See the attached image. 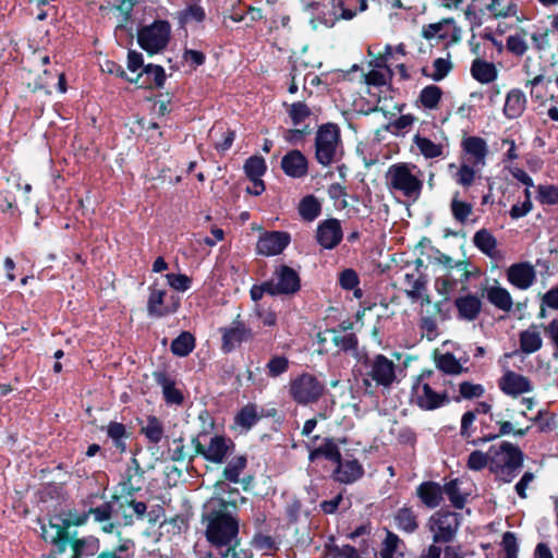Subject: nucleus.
<instances>
[{
    "mask_svg": "<svg viewBox=\"0 0 558 558\" xmlns=\"http://www.w3.org/2000/svg\"><path fill=\"white\" fill-rule=\"evenodd\" d=\"M229 502L223 499L213 500L208 504L203 521L206 524V538L215 547L239 545V522L228 511Z\"/></svg>",
    "mask_w": 558,
    "mask_h": 558,
    "instance_id": "1",
    "label": "nucleus"
},
{
    "mask_svg": "<svg viewBox=\"0 0 558 558\" xmlns=\"http://www.w3.org/2000/svg\"><path fill=\"white\" fill-rule=\"evenodd\" d=\"M385 184L391 194L416 202L424 186L423 172L414 163L397 162L386 171Z\"/></svg>",
    "mask_w": 558,
    "mask_h": 558,
    "instance_id": "2",
    "label": "nucleus"
},
{
    "mask_svg": "<svg viewBox=\"0 0 558 558\" xmlns=\"http://www.w3.org/2000/svg\"><path fill=\"white\" fill-rule=\"evenodd\" d=\"M489 448L490 472L504 483L512 482L523 465L521 449L509 441H502Z\"/></svg>",
    "mask_w": 558,
    "mask_h": 558,
    "instance_id": "3",
    "label": "nucleus"
},
{
    "mask_svg": "<svg viewBox=\"0 0 558 558\" xmlns=\"http://www.w3.org/2000/svg\"><path fill=\"white\" fill-rule=\"evenodd\" d=\"M432 371L421 374L411 390V402L423 411H434L449 402L446 391H436L433 386L438 384Z\"/></svg>",
    "mask_w": 558,
    "mask_h": 558,
    "instance_id": "4",
    "label": "nucleus"
},
{
    "mask_svg": "<svg viewBox=\"0 0 558 558\" xmlns=\"http://www.w3.org/2000/svg\"><path fill=\"white\" fill-rule=\"evenodd\" d=\"M363 383L366 387L374 381L376 386L389 389L397 381V364L381 353L367 356L364 361Z\"/></svg>",
    "mask_w": 558,
    "mask_h": 558,
    "instance_id": "5",
    "label": "nucleus"
},
{
    "mask_svg": "<svg viewBox=\"0 0 558 558\" xmlns=\"http://www.w3.org/2000/svg\"><path fill=\"white\" fill-rule=\"evenodd\" d=\"M341 144L340 130L337 124L326 123L318 128L315 137V158L324 167L339 159Z\"/></svg>",
    "mask_w": 558,
    "mask_h": 558,
    "instance_id": "6",
    "label": "nucleus"
},
{
    "mask_svg": "<svg viewBox=\"0 0 558 558\" xmlns=\"http://www.w3.org/2000/svg\"><path fill=\"white\" fill-rule=\"evenodd\" d=\"M288 391L296 404L305 407L318 402L324 396L325 385L315 375L302 373L290 379Z\"/></svg>",
    "mask_w": 558,
    "mask_h": 558,
    "instance_id": "7",
    "label": "nucleus"
},
{
    "mask_svg": "<svg viewBox=\"0 0 558 558\" xmlns=\"http://www.w3.org/2000/svg\"><path fill=\"white\" fill-rule=\"evenodd\" d=\"M171 36V25L168 21L156 20L143 26L137 33V43L146 52L154 54L166 49Z\"/></svg>",
    "mask_w": 558,
    "mask_h": 558,
    "instance_id": "8",
    "label": "nucleus"
},
{
    "mask_svg": "<svg viewBox=\"0 0 558 558\" xmlns=\"http://www.w3.org/2000/svg\"><path fill=\"white\" fill-rule=\"evenodd\" d=\"M427 526L433 533L435 544L450 543L459 530L460 514L451 511H437L428 519Z\"/></svg>",
    "mask_w": 558,
    "mask_h": 558,
    "instance_id": "9",
    "label": "nucleus"
},
{
    "mask_svg": "<svg viewBox=\"0 0 558 558\" xmlns=\"http://www.w3.org/2000/svg\"><path fill=\"white\" fill-rule=\"evenodd\" d=\"M307 10L315 11V17L311 20L313 28H317V23L332 27L340 19L351 20L355 16V11L344 7L345 0H330L331 8L328 11L320 10V4L315 0H303Z\"/></svg>",
    "mask_w": 558,
    "mask_h": 558,
    "instance_id": "10",
    "label": "nucleus"
},
{
    "mask_svg": "<svg viewBox=\"0 0 558 558\" xmlns=\"http://www.w3.org/2000/svg\"><path fill=\"white\" fill-rule=\"evenodd\" d=\"M193 444L197 453L207 461L218 464L222 463L234 448L230 438L220 435L213 436L207 446H204L197 438L193 439Z\"/></svg>",
    "mask_w": 558,
    "mask_h": 558,
    "instance_id": "11",
    "label": "nucleus"
},
{
    "mask_svg": "<svg viewBox=\"0 0 558 558\" xmlns=\"http://www.w3.org/2000/svg\"><path fill=\"white\" fill-rule=\"evenodd\" d=\"M461 161L484 169L489 148L483 137L470 135L461 141Z\"/></svg>",
    "mask_w": 558,
    "mask_h": 558,
    "instance_id": "12",
    "label": "nucleus"
},
{
    "mask_svg": "<svg viewBox=\"0 0 558 558\" xmlns=\"http://www.w3.org/2000/svg\"><path fill=\"white\" fill-rule=\"evenodd\" d=\"M221 349L226 353L234 351L243 342L253 339V330L240 319H234L229 326L221 328Z\"/></svg>",
    "mask_w": 558,
    "mask_h": 558,
    "instance_id": "13",
    "label": "nucleus"
},
{
    "mask_svg": "<svg viewBox=\"0 0 558 558\" xmlns=\"http://www.w3.org/2000/svg\"><path fill=\"white\" fill-rule=\"evenodd\" d=\"M272 291L275 295H291L296 293L301 288L299 274L287 265H281L274 272Z\"/></svg>",
    "mask_w": 558,
    "mask_h": 558,
    "instance_id": "14",
    "label": "nucleus"
},
{
    "mask_svg": "<svg viewBox=\"0 0 558 558\" xmlns=\"http://www.w3.org/2000/svg\"><path fill=\"white\" fill-rule=\"evenodd\" d=\"M342 238L341 222L337 218H328L318 223L315 239L323 248L333 250L341 243Z\"/></svg>",
    "mask_w": 558,
    "mask_h": 558,
    "instance_id": "15",
    "label": "nucleus"
},
{
    "mask_svg": "<svg viewBox=\"0 0 558 558\" xmlns=\"http://www.w3.org/2000/svg\"><path fill=\"white\" fill-rule=\"evenodd\" d=\"M291 236L284 231L264 232L259 235L256 244V252L263 256H275L281 254L290 244Z\"/></svg>",
    "mask_w": 558,
    "mask_h": 558,
    "instance_id": "16",
    "label": "nucleus"
},
{
    "mask_svg": "<svg viewBox=\"0 0 558 558\" xmlns=\"http://www.w3.org/2000/svg\"><path fill=\"white\" fill-rule=\"evenodd\" d=\"M422 35L425 39H440L447 43H457L461 38V31L453 19H444L423 27Z\"/></svg>",
    "mask_w": 558,
    "mask_h": 558,
    "instance_id": "17",
    "label": "nucleus"
},
{
    "mask_svg": "<svg viewBox=\"0 0 558 558\" xmlns=\"http://www.w3.org/2000/svg\"><path fill=\"white\" fill-rule=\"evenodd\" d=\"M499 389L507 396L517 398L533 390L532 381L524 375L506 371L498 379Z\"/></svg>",
    "mask_w": 558,
    "mask_h": 558,
    "instance_id": "18",
    "label": "nucleus"
},
{
    "mask_svg": "<svg viewBox=\"0 0 558 558\" xmlns=\"http://www.w3.org/2000/svg\"><path fill=\"white\" fill-rule=\"evenodd\" d=\"M41 537L53 545L54 553H64L69 543V532L60 521H56L54 517L49 524L41 525Z\"/></svg>",
    "mask_w": 558,
    "mask_h": 558,
    "instance_id": "19",
    "label": "nucleus"
},
{
    "mask_svg": "<svg viewBox=\"0 0 558 558\" xmlns=\"http://www.w3.org/2000/svg\"><path fill=\"white\" fill-rule=\"evenodd\" d=\"M536 272L527 262L512 264L507 270L508 281L520 290L529 289L535 281Z\"/></svg>",
    "mask_w": 558,
    "mask_h": 558,
    "instance_id": "20",
    "label": "nucleus"
},
{
    "mask_svg": "<svg viewBox=\"0 0 558 558\" xmlns=\"http://www.w3.org/2000/svg\"><path fill=\"white\" fill-rule=\"evenodd\" d=\"M144 472L136 459H132L131 464L125 470L124 477L120 483L122 497L132 498L140 492L144 484Z\"/></svg>",
    "mask_w": 558,
    "mask_h": 558,
    "instance_id": "21",
    "label": "nucleus"
},
{
    "mask_svg": "<svg viewBox=\"0 0 558 558\" xmlns=\"http://www.w3.org/2000/svg\"><path fill=\"white\" fill-rule=\"evenodd\" d=\"M153 377L158 386L162 389L163 399L167 404L180 405L184 401V396L180 389L175 387V380L166 371L154 372Z\"/></svg>",
    "mask_w": 558,
    "mask_h": 558,
    "instance_id": "22",
    "label": "nucleus"
},
{
    "mask_svg": "<svg viewBox=\"0 0 558 558\" xmlns=\"http://www.w3.org/2000/svg\"><path fill=\"white\" fill-rule=\"evenodd\" d=\"M337 468L333 472V477L337 482L342 484H351L360 480L364 474L362 464L356 460H340L336 462Z\"/></svg>",
    "mask_w": 558,
    "mask_h": 558,
    "instance_id": "23",
    "label": "nucleus"
},
{
    "mask_svg": "<svg viewBox=\"0 0 558 558\" xmlns=\"http://www.w3.org/2000/svg\"><path fill=\"white\" fill-rule=\"evenodd\" d=\"M281 168L291 178H303L308 170L307 159L300 150L293 149L282 157Z\"/></svg>",
    "mask_w": 558,
    "mask_h": 558,
    "instance_id": "24",
    "label": "nucleus"
},
{
    "mask_svg": "<svg viewBox=\"0 0 558 558\" xmlns=\"http://www.w3.org/2000/svg\"><path fill=\"white\" fill-rule=\"evenodd\" d=\"M416 496L425 507L435 509L439 507L444 500L442 486L433 481L423 482L416 488Z\"/></svg>",
    "mask_w": 558,
    "mask_h": 558,
    "instance_id": "25",
    "label": "nucleus"
},
{
    "mask_svg": "<svg viewBox=\"0 0 558 558\" xmlns=\"http://www.w3.org/2000/svg\"><path fill=\"white\" fill-rule=\"evenodd\" d=\"M527 99L525 94L519 88L510 89L505 99L504 105V114L507 119H518L520 118L525 108H526Z\"/></svg>",
    "mask_w": 558,
    "mask_h": 558,
    "instance_id": "26",
    "label": "nucleus"
},
{
    "mask_svg": "<svg viewBox=\"0 0 558 558\" xmlns=\"http://www.w3.org/2000/svg\"><path fill=\"white\" fill-rule=\"evenodd\" d=\"M167 291L150 287V293L147 301V313L150 317H162L175 312L177 307H169L165 304Z\"/></svg>",
    "mask_w": 558,
    "mask_h": 558,
    "instance_id": "27",
    "label": "nucleus"
},
{
    "mask_svg": "<svg viewBox=\"0 0 558 558\" xmlns=\"http://www.w3.org/2000/svg\"><path fill=\"white\" fill-rule=\"evenodd\" d=\"M454 305L459 312V317L469 322L476 319L482 310L481 300L473 294L456 299Z\"/></svg>",
    "mask_w": 558,
    "mask_h": 558,
    "instance_id": "28",
    "label": "nucleus"
},
{
    "mask_svg": "<svg viewBox=\"0 0 558 558\" xmlns=\"http://www.w3.org/2000/svg\"><path fill=\"white\" fill-rule=\"evenodd\" d=\"M208 136L216 149L226 151L232 146L235 132L227 128L225 123L218 122L209 130Z\"/></svg>",
    "mask_w": 558,
    "mask_h": 558,
    "instance_id": "29",
    "label": "nucleus"
},
{
    "mask_svg": "<svg viewBox=\"0 0 558 558\" xmlns=\"http://www.w3.org/2000/svg\"><path fill=\"white\" fill-rule=\"evenodd\" d=\"M470 71L473 78L482 84L494 82L498 75L497 68L493 62L480 58L472 62Z\"/></svg>",
    "mask_w": 558,
    "mask_h": 558,
    "instance_id": "30",
    "label": "nucleus"
},
{
    "mask_svg": "<svg viewBox=\"0 0 558 558\" xmlns=\"http://www.w3.org/2000/svg\"><path fill=\"white\" fill-rule=\"evenodd\" d=\"M520 349L525 354H532L538 351L543 345V339L537 326L532 325L527 329L520 332Z\"/></svg>",
    "mask_w": 558,
    "mask_h": 558,
    "instance_id": "31",
    "label": "nucleus"
},
{
    "mask_svg": "<svg viewBox=\"0 0 558 558\" xmlns=\"http://www.w3.org/2000/svg\"><path fill=\"white\" fill-rule=\"evenodd\" d=\"M340 450L332 438H325L317 448L311 449L308 460L315 462L319 458H325L333 463L340 460Z\"/></svg>",
    "mask_w": 558,
    "mask_h": 558,
    "instance_id": "32",
    "label": "nucleus"
},
{
    "mask_svg": "<svg viewBox=\"0 0 558 558\" xmlns=\"http://www.w3.org/2000/svg\"><path fill=\"white\" fill-rule=\"evenodd\" d=\"M143 76H146V80L142 82L141 86L148 88L153 86L162 87L166 81L163 68L155 64L145 65L136 80L138 81Z\"/></svg>",
    "mask_w": 558,
    "mask_h": 558,
    "instance_id": "33",
    "label": "nucleus"
},
{
    "mask_svg": "<svg viewBox=\"0 0 558 558\" xmlns=\"http://www.w3.org/2000/svg\"><path fill=\"white\" fill-rule=\"evenodd\" d=\"M487 300L498 310L509 312L512 308L513 300L509 291L502 287H490L487 289Z\"/></svg>",
    "mask_w": 558,
    "mask_h": 558,
    "instance_id": "34",
    "label": "nucleus"
},
{
    "mask_svg": "<svg viewBox=\"0 0 558 558\" xmlns=\"http://www.w3.org/2000/svg\"><path fill=\"white\" fill-rule=\"evenodd\" d=\"M395 521L398 529L408 534L414 533L418 527L417 515L409 507L400 508L395 515Z\"/></svg>",
    "mask_w": 558,
    "mask_h": 558,
    "instance_id": "35",
    "label": "nucleus"
},
{
    "mask_svg": "<svg viewBox=\"0 0 558 558\" xmlns=\"http://www.w3.org/2000/svg\"><path fill=\"white\" fill-rule=\"evenodd\" d=\"M474 245L485 255L494 257L497 253V240L486 229H481L473 236Z\"/></svg>",
    "mask_w": 558,
    "mask_h": 558,
    "instance_id": "36",
    "label": "nucleus"
},
{
    "mask_svg": "<svg viewBox=\"0 0 558 558\" xmlns=\"http://www.w3.org/2000/svg\"><path fill=\"white\" fill-rule=\"evenodd\" d=\"M299 214L304 221H314L322 213V204L314 195H306L299 204Z\"/></svg>",
    "mask_w": 558,
    "mask_h": 558,
    "instance_id": "37",
    "label": "nucleus"
},
{
    "mask_svg": "<svg viewBox=\"0 0 558 558\" xmlns=\"http://www.w3.org/2000/svg\"><path fill=\"white\" fill-rule=\"evenodd\" d=\"M413 143L426 159L439 158L444 155V146L434 143L428 137L416 134L413 137Z\"/></svg>",
    "mask_w": 558,
    "mask_h": 558,
    "instance_id": "38",
    "label": "nucleus"
},
{
    "mask_svg": "<svg viewBox=\"0 0 558 558\" xmlns=\"http://www.w3.org/2000/svg\"><path fill=\"white\" fill-rule=\"evenodd\" d=\"M482 170L483 169L480 167H475L474 165L461 161L460 166L457 168L454 181L462 187L468 189L473 185L477 173H480Z\"/></svg>",
    "mask_w": 558,
    "mask_h": 558,
    "instance_id": "39",
    "label": "nucleus"
},
{
    "mask_svg": "<svg viewBox=\"0 0 558 558\" xmlns=\"http://www.w3.org/2000/svg\"><path fill=\"white\" fill-rule=\"evenodd\" d=\"M283 106L294 126H302L312 116L311 108L303 101H296L290 105L284 102Z\"/></svg>",
    "mask_w": 558,
    "mask_h": 558,
    "instance_id": "40",
    "label": "nucleus"
},
{
    "mask_svg": "<svg viewBox=\"0 0 558 558\" xmlns=\"http://www.w3.org/2000/svg\"><path fill=\"white\" fill-rule=\"evenodd\" d=\"M442 96V90L437 85L425 86L418 96V101L427 110L437 109Z\"/></svg>",
    "mask_w": 558,
    "mask_h": 558,
    "instance_id": "41",
    "label": "nucleus"
},
{
    "mask_svg": "<svg viewBox=\"0 0 558 558\" xmlns=\"http://www.w3.org/2000/svg\"><path fill=\"white\" fill-rule=\"evenodd\" d=\"M450 210L458 222L465 223L472 214L473 207L471 203L460 199V192H454L450 202Z\"/></svg>",
    "mask_w": 558,
    "mask_h": 558,
    "instance_id": "42",
    "label": "nucleus"
},
{
    "mask_svg": "<svg viewBox=\"0 0 558 558\" xmlns=\"http://www.w3.org/2000/svg\"><path fill=\"white\" fill-rule=\"evenodd\" d=\"M195 348V338L187 331L181 332L171 343V351L177 356H186Z\"/></svg>",
    "mask_w": 558,
    "mask_h": 558,
    "instance_id": "43",
    "label": "nucleus"
},
{
    "mask_svg": "<svg viewBox=\"0 0 558 558\" xmlns=\"http://www.w3.org/2000/svg\"><path fill=\"white\" fill-rule=\"evenodd\" d=\"M178 14L182 24L202 23L206 19V11L198 2L189 3L185 9Z\"/></svg>",
    "mask_w": 558,
    "mask_h": 558,
    "instance_id": "44",
    "label": "nucleus"
},
{
    "mask_svg": "<svg viewBox=\"0 0 558 558\" xmlns=\"http://www.w3.org/2000/svg\"><path fill=\"white\" fill-rule=\"evenodd\" d=\"M497 424L499 425V432L497 434H489V435L480 437V438L473 440V445H482V444L488 442L490 440H494L500 436L509 435L511 433H513L515 436L522 437V436L526 435V433L530 429V427H525V428H520V429L514 430L512 423L509 421L497 422Z\"/></svg>",
    "mask_w": 558,
    "mask_h": 558,
    "instance_id": "45",
    "label": "nucleus"
},
{
    "mask_svg": "<svg viewBox=\"0 0 558 558\" xmlns=\"http://www.w3.org/2000/svg\"><path fill=\"white\" fill-rule=\"evenodd\" d=\"M107 436L112 440L113 446L120 451L126 450L124 439L126 438V428L122 423L110 422L107 426Z\"/></svg>",
    "mask_w": 558,
    "mask_h": 558,
    "instance_id": "46",
    "label": "nucleus"
},
{
    "mask_svg": "<svg viewBox=\"0 0 558 558\" xmlns=\"http://www.w3.org/2000/svg\"><path fill=\"white\" fill-rule=\"evenodd\" d=\"M290 361L286 355H272L266 363V373L270 378H277L289 371Z\"/></svg>",
    "mask_w": 558,
    "mask_h": 558,
    "instance_id": "47",
    "label": "nucleus"
},
{
    "mask_svg": "<svg viewBox=\"0 0 558 558\" xmlns=\"http://www.w3.org/2000/svg\"><path fill=\"white\" fill-rule=\"evenodd\" d=\"M332 343L343 352L355 351L357 348V337L353 332L333 330Z\"/></svg>",
    "mask_w": 558,
    "mask_h": 558,
    "instance_id": "48",
    "label": "nucleus"
},
{
    "mask_svg": "<svg viewBox=\"0 0 558 558\" xmlns=\"http://www.w3.org/2000/svg\"><path fill=\"white\" fill-rule=\"evenodd\" d=\"M404 282L408 287L407 295L412 300L421 298L422 291L426 288V279L422 275L405 274Z\"/></svg>",
    "mask_w": 558,
    "mask_h": 558,
    "instance_id": "49",
    "label": "nucleus"
},
{
    "mask_svg": "<svg viewBox=\"0 0 558 558\" xmlns=\"http://www.w3.org/2000/svg\"><path fill=\"white\" fill-rule=\"evenodd\" d=\"M53 2L54 0H29L31 12L36 20L44 21L48 16L56 15L57 9Z\"/></svg>",
    "mask_w": 558,
    "mask_h": 558,
    "instance_id": "50",
    "label": "nucleus"
},
{
    "mask_svg": "<svg viewBox=\"0 0 558 558\" xmlns=\"http://www.w3.org/2000/svg\"><path fill=\"white\" fill-rule=\"evenodd\" d=\"M487 10L495 17H509L517 14V4L510 0H492Z\"/></svg>",
    "mask_w": 558,
    "mask_h": 558,
    "instance_id": "51",
    "label": "nucleus"
},
{
    "mask_svg": "<svg viewBox=\"0 0 558 558\" xmlns=\"http://www.w3.org/2000/svg\"><path fill=\"white\" fill-rule=\"evenodd\" d=\"M452 69V63L449 58H437L433 62V72L427 73L425 69L422 70L423 74L435 82L444 80Z\"/></svg>",
    "mask_w": 558,
    "mask_h": 558,
    "instance_id": "52",
    "label": "nucleus"
},
{
    "mask_svg": "<svg viewBox=\"0 0 558 558\" xmlns=\"http://www.w3.org/2000/svg\"><path fill=\"white\" fill-rule=\"evenodd\" d=\"M73 555L71 558H89L95 555L97 541L90 538H78L73 545Z\"/></svg>",
    "mask_w": 558,
    "mask_h": 558,
    "instance_id": "53",
    "label": "nucleus"
},
{
    "mask_svg": "<svg viewBox=\"0 0 558 558\" xmlns=\"http://www.w3.org/2000/svg\"><path fill=\"white\" fill-rule=\"evenodd\" d=\"M436 365L438 369L450 375H459L463 372L462 365L452 353L439 355L436 360Z\"/></svg>",
    "mask_w": 558,
    "mask_h": 558,
    "instance_id": "54",
    "label": "nucleus"
},
{
    "mask_svg": "<svg viewBox=\"0 0 558 558\" xmlns=\"http://www.w3.org/2000/svg\"><path fill=\"white\" fill-rule=\"evenodd\" d=\"M141 432L150 442L158 444L163 436V426L156 416H148L147 423Z\"/></svg>",
    "mask_w": 558,
    "mask_h": 558,
    "instance_id": "55",
    "label": "nucleus"
},
{
    "mask_svg": "<svg viewBox=\"0 0 558 558\" xmlns=\"http://www.w3.org/2000/svg\"><path fill=\"white\" fill-rule=\"evenodd\" d=\"M246 462L244 456L233 458L223 470L225 478L231 483H238L241 473L246 468Z\"/></svg>",
    "mask_w": 558,
    "mask_h": 558,
    "instance_id": "56",
    "label": "nucleus"
},
{
    "mask_svg": "<svg viewBox=\"0 0 558 558\" xmlns=\"http://www.w3.org/2000/svg\"><path fill=\"white\" fill-rule=\"evenodd\" d=\"M266 169L265 159L259 156H252L244 163V172L248 179L262 178Z\"/></svg>",
    "mask_w": 558,
    "mask_h": 558,
    "instance_id": "57",
    "label": "nucleus"
},
{
    "mask_svg": "<svg viewBox=\"0 0 558 558\" xmlns=\"http://www.w3.org/2000/svg\"><path fill=\"white\" fill-rule=\"evenodd\" d=\"M54 520L63 523V525L68 530L72 525L80 526L85 524L88 520V513L87 511L77 512L76 510H69L66 512L61 513L60 515H56Z\"/></svg>",
    "mask_w": 558,
    "mask_h": 558,
    "instance_id": "58",
    "label": "nucleus"
},
{
    "mask_svg": "<svg viewBox=\"0 0 558 558\" xmlns=\"http://www.w3.org/2000/svg\"><path fill=\"white\" fill-rule=\"evenodd\" d=\"M258 420L259 416L257 414L256 407L252 404L241 409V411L235 416V423L245 429L253 427Z\"/></svg>",
    "mask_w": 558,
    "mask_h": 558,
    "instance_id": "59",
    "label": "nucleus"
},
{
    "mask_svg": "<svg viewBox=\"0 0 558 558\" xmlns=\"http://www.w3.org/2000/svg\"><path fill=\"white\" fill-rule=\"evenodd\" d=\"M466 465L472 471H481L486 466L490 469V448L487 452L480 450L472 451L468 458Z\"/></svg>",
    "mask_w": 558,
    "mask_h": 558,
    "instance_id": "60",
    "label": "nucleus"
},
{
    "mask_svg": "<svg viewBox=\"0 0 558 558\" xmlns=\"http://www.w3.org/2000/svg\"><path fill=\"white\" fill-rule=\"evenodd\" d=\"M444 494H446L456 509H462L465 505V497L461 494L457 481H450L442 487Z\"/></svg>",
    "mask_w": 558,
    "mask_h": 558,
    "instance_id": "61",
    "label": "nucleus"
},
{
    "mask_svg": "<svg viewBox=\"0 0 558 558\" xmlns=\"http://www.w3.org/2000/svg\"><path fill=\"white\" fill-rule=\"evenodd\" d=\"M400 543L401 539L399 536L388 531L385 539L381 543L378 558H393V555L398 550Z\"/></svg>",
    "mask_w": 558,
    "mask_h": 558,
    "instance_id": "62",
    "label": "nucleus"
},
{
    "mask_svg": "<svg viewBox=\"0 0 558 558\" xmlns=\"http://www.w3.org/2000/svg\"><path fill=\"white\" fill-rule=\"evenodd\" d=\"M506 47L509 52L517 57L523 56L527 51V43L521 34H513L507 37Z\"/></svg>",
    "mask_w": 558,
    "mask_h": 558,
    "instance_id": "63",
    "label": "nucleus"
},
{
    "mask_svg": "<svg viewBox=\"0 0 558 558\" xmlns=\"http://www.w3.org/2000/svg\"><path fill=\"white\" fill-rule=\"evenodd\" d=\"M537 198L542 204L555 205L558 203V187L555 185H538Z\"/></svg>",
    "mask_w": 558,
    "mask_h": 558,
    "instance_id": "64",
    "label": "nucleus"
}]
</instances>
